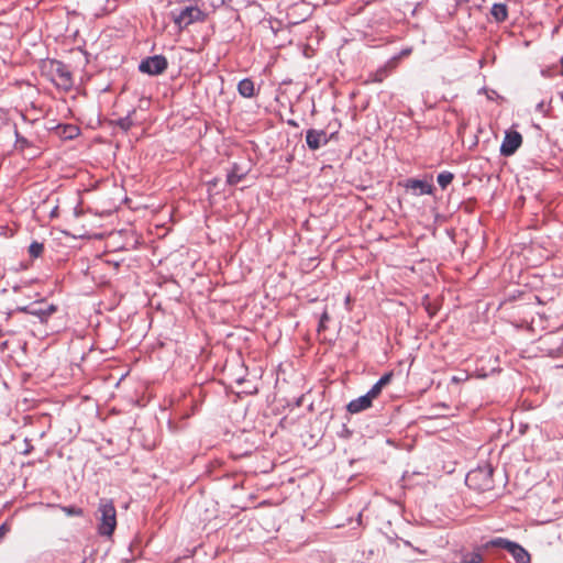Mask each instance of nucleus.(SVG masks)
Instances as JSON below:
<instances>
[{
	"label": "nucleus",
	"instance_id": "nucleus-3",
	"mask_svg": "<svg viewBox=\"0 0 563 563\" xmlns=\"http://www.w3.org/2000/svg\"><path fill=\"white\" fill-rule=\"evenodd\" d=\"M51 74L53 76L54 84L64 90H69L74 86L73 75L69 67L59 60L51 62Z\"/></svg>",
	"mask_w": 563,
	"mask_h": 563
},
{
	"label": "nucleus",
	"instance_id": "nucleus-29",
	"mask_svg": "<svg viewBox=\"0 0 563 563\" xmlns=\"http://www.w3.org/2000/svg\"><path fill=\"white\" fill-rule=\"evenodd\" d=\"M219 1H220V3H222V2H223V0H219Z\"/></svg>",
	"mask_w": 563,
	"mask_h": 563
},
{
	"label": "nucleus",
	"instance_id": "nucleus-13",
	"mask_svg": "<svg viewBox=\"0 0 563 563\" xmlns=\"http://www.w3.org/2000/svg\"><path fill=\"white\" fill-rule=\"evenodd\" d=\"M391 378H393V373H391V372L384 374V375H383V376H382V377H380V378H379V379H378V380H377V382L372 386V388H371L367 393H368V394H369L374 399H376V398L380 395V393H382L383 388H384L386 385H388V384L390 383Z\"/></svg>",
	"mask_w": 563,
	"mask_h": 563
},
{
	"label": "nucleus",
	"instance_id": "nucleus-8",
	"mask_svg": "<svg viewBox=\"0 0 563 563\" xmlns=\"http://www.w3.org/2000/svg\"><path fill=\"white\" fill-rule=\"evenodd\" d=\"M330 136L324 130L309 129L306 132V143L309 150L317 151L328 144Z\"/></svg>",
	"mask_w": 563,
	"mask_h": 563
},
{
	"label": "nucleus",
	"instance_id": "nucleus-18",
	"mask_svg": "<svg viewBox=\"0 0 563 563\" xmlns=\"http://www.w3.org/2000/svg\"><path fill=\"white\" fill-rule=\"evenodd\" d=\"M62 510L67 516H76V517L82 516V509L79 507H76V506H64V507H62Z\"/></svg>",
	"mask_w": 563,
	"mask_h": 563
},
{
	"label": "nucleus",
	"instance_id": "nucleus-24",
	"mask_svg": "<svg viewBox=\"0 0 563 563\" xmlns=\"http://www.w3.org/2000/svg\"><path fill=\"white\" fill-rule=\"evenodd\" d=\"M481 91H484L488 99L494 100L498 97V93L495 90H487L486 88L481 89Z\"/></svg>",
	"mask_w": 563,
	"mask_h": 563
},
{
	"label": "nucleus",
	"instance_id": "nucleus-7",
	"mask_svg": "<svg viewBox=\"0 0 563 563\" xmlns=\"http://www.w3.org/2000/svg\"><path fill=\"white\" fill-rule=\"evenodd\" d=\"M168 67L167 58L164 55H154L141 60L139 70L150 76L163 74Z\"/></svg>",
	"mask_w": 563,
	"mask_h": 563
},
{
	"label": "nucleus",
	"instance_id": "nucleus-6",
	"mask_svg": "<svg viewBox=\"0 0 563 563\" xmlns=\"http://www.w3.org/2000/svg\"><path fill=\"white\" fill-rule=\"evenodd\" d=\"M21 311L36 317L41 323H46L48 319L57 311V307L46 301H35L23 308Z\"/></svg>",
	"mask_w": 563,
	"mask_h": 563
},
{
	"label": "nucleus",
	"instance_id": "nucleus-2",
	"mask_svg": "<svg viewBox=\"0 0 563 563\" xmlns=\"http://www.w3.org/2000/svg\"><path fill=\"white\" fill-rule=\"evenodd\" d=\"M99 525L98 532L101 536H112L117 527V511L112 500L101 499L98 507Z\"/></svg>",
	"mask_w": 563,
	"mask_h": 563
},
{
	"label": "nucleus",
	"instance_id": "nucleus-5",
	"mask_svg": "<svg viewBox=\"0 0 563 563\" xmlns=\"http://www.w3.org/2000/svg\"><path fill=\"white\" fill-rule=\"evenodd\" d=\"M490 545L507 550L517 563H529L530 554L520 544L504 538H496L490 541Z\"/></svg>",
	"mask_w": 563,
	"mask_h": 563
},
{
	"label": "nucleus",
	"instance_id": "nucleus-25",
	"mask_svg": "<svg viewBox=\"0 0 563 563\" xmlns=\"http://www.w3.org/2000/svg\"><path fill=\"white\" fill-rule=\"evenodd\" d=\"M68 129H69V130H68V133H69V134H68V137H73V132H76V131H77V129H76L75 126H68Z\"/></svg>",
	"mask_w": 563,
	"mask_h": 563
},
{
	"label": "nucleus",
	"instance_id": "nucleus-17",
	"mask_svg": "<svg viewBox=\"0 0 563 563\" xmlns=\"http://www.w3.org/2000/svg\"><path fill=\"white\" fill-rule=\"evenodd\" d=\"M115 124L123 131H129L133 126V120L131 118V113L126 117L120 118L115 121Z\"/></svg>",
	"mask_w": 563,
	"mask_h": 563
},
{
	"label": "nucleus",
	"instance_id": "nucleus-15",
	"mask_svg": "<svg viewBox=\"0 0 563 563\" xmlns=\"http://www.w3.org/2000/svg\"><path fill=\"white\" fill-rule=\"evenodd\" d=\"M490 14L496 22L501 23L508 18V8L505 3H494L490 9Z\"/></svg>",
	"mask_w": 563,
	"mask_h": 563
},
{
	"label": "nucleus",
	"instance_id": "nucleus-22",
	"mask_svg": "<svg viewBox=\"0 0 563 563\" xmlns=\"http://www.w3.org/2000/svg\"><path fill=\"white\" fill-rule=\"evenodd\" d=\"M242 179V176L235 174V173H229L227 177V181L229 185H236Z\"/></svg>",
	"mask_w": 563,
	"mask_h": 563
},
{
	"label": "nucleus",
	"instance_id": "nucleus-23",
	"mask_svg": "<svg viewBox=\"0 0 563 563\" xmlns=\"http://www.w3.org/2000/svg\"><path fill=\"white\" fill-rule=\"evenodd\" d=\"M536 111L541 113V114H543V115H545L547 108H545V102L543 100L537 103Z\"/></svg>",
	"mask_w": 563,
	"mask_h": 563
},
{
	"label": "nucleus",
	"instance_id": "nucleus-14",
	"mask_svg": "<svg viewBox=\"0 0 563 563\" xmlns=\"http://www.w3.org/2000/svg\"><path fill=\"white\" fill-rule=\"evenodd\" d=\"M238 92L244 98H253L255 96V85L251 78H244L238 84Z\"/></svg>",
	"mask_w": 563,
	"mask_h": 563
},
{
	"label": "nucleus",
	"instance_id": "nucleus-26",
	"mask_svg": "<svg viewBox=\"0 0 563 563\" xmlns=\"http://www.w3.org/2000/svg\"><path fill=\"white\" fill-rule=\"evenodd\" d=\"M560 74L563 76V58L561 59V69H560Z\"/></svg>",
	"mask_w": 563,
	"mask_h": 563
},
{
	"label": "nucleus",
	"instance_id": "nucleus-20",
	"mask_svg": "<svg viewBox=\"0 0 563 563\" xmlns=\"http://www.w3.org/2000/svg\"><path fill=\"white\" fill-rule=\"evenodd\" d=\"M412 53V47H406L402 48L397 55L393 56L391 58H396V67L399 64V60L404 57L409 56Z\"/></svg>",
	"mask_w": 563,
	"mask_h": 563
},
{
	"label": "nucleus",
	"instance_id": "nucleus-11",
	"mask_svg": "<svg viewBox=\"0 0 563 563\" xmlns=\"http://www.w3.org/2000/svg\"><path fill=\"white\" fill-rule=\"evenodd\" d=\"M396 69V58H389L383 66L372 73L369 82H383Z\"/></svg>",
	"mask_w": 563,
	"mask_h": 563
},
{
	"label": "nucleus",
	"instance_id": "nucleus-19",
	"mask_svg": "<svg viewBox=\"0 0 563 563\" xmlns=\"http://www.w3.org/2000/svg\"><path fill=\"white\" fill-rule=\"evenodd\" d=\"M43 244L42 243H38V242H33L30 247H29V252L31 254V256L33 257H38L42 252H43Z\"/></svg>",
	"mask_w": 563,
	"mask_h": 563
},
{
	"label": "nucleus",
	"instance_id": "nucleus-27",
	"mask_svg": "<svg viewBox=\"0 0 563 563\" xmlns=\"http://www.w3.org/2000/svg\"><path fill=\"white\" fill-rule=\"evenodd\" d=\"M18 142H21V144H24V143H26V140L22 137V139H18Z\"/></svg>",
	"mask_w": 563,
	"mask_h": 563
},
{
	"label": "nucleus",
	"instance_id": "nucleus-28",
	"mask_svg": "<svg viewBox=\"0 0 563 563\" xmlns=\"http://www.w3.org/2000/svg\"><path fill=\"white\" fill-rule=\"evenodd\" d=\"M288 123H289L290 125H294V126H296V125H297V124H296V122H295V121H292V120H290Z\"/></svg>",
	"mask_w": 563,
	"mask_h": 563
},
{
	"label": "nucleus",
	"instance_id": "nucleus-16",
	"mask_svg": "<svg viewBox=\"0 0 563 563\" xmlns=\"http://www.w3.org/2000/svg\"><path fill=\"white\" fill-rule=\"evenodd\" d=\"M454 175L451 172H442L438 175L437 180L442 189H445L453 180Z\"/></svg>",
	"mask_w": 563,
	"mask_h": 563
},
{
	"label": "nucleus",
	"instance_id": "nucleus-1",
	"mask_svg": "<svg viewBox=\"0 0 563 563\" xmlns=\"http://www.w3.org/2000/svg\"><path fill=\"white\" fill-rule=\"evenodd\" d=\"M494 470L490 464H483L470 471L465 477V484L474 490L486 492L494 487Z\"/></svg>",
	"mask_w": 563,
	"mask_h": 563
},
{
	"label": "nucleus",
	"instance_id": "nucleus-9",
	"mask_svg": "<svg viewBox=\"0 0 563 563\" xmlns=\"http://www.w3.org/2000/svg\"><path fill=\"white\" fill-rule=\"evenodd\" d=\"M522 143V136L517 131L506 132L504 141L500 145V153L504 156H510L520 147Z\"/></svg>",
	"mask_w": 563,
	"mask_h": 563
},
{
	"label": "nucleus",
	"instance_id": "nucleus-21",
	"mask_svg": "<svg viewBox=\"0 0 563 563\" xmlns=\"http://www.w3.org/2000/svg\"><path fill=\"white\" fill-rule=\"evenodd\" d=\"M482 556L478 553H472L470 558L465 556L462 563H481Z\"/></svg>",
	"mask_w": 563,
	"mask_h": 563
},
{
	"label": "nucleus",
	"instance_id": "nucleus-10",
	"mask_svg": "<svg viewBox=\"0 0 563 563\" xmlns=\"http://www.w3.org/2000/svg\"><path fill=\"white\" fill-rule=\"evenodd\" d=\"M404 187L410 190L415 196L432 195L433 186L427 180L408 178L404 183Z\"/></svg>",
	"mask_w": 563,
	"mask_h": 563
},
{
	"label": "nucleus",
	"instance_id": "nucleus-4",
	"mask_svg": "<svg viewBox=\"0 0 563 563\" xmlns=\"http://www.w3.org/2000/svg\"><path fill=\"white\" fill-rule=\"evenodd\" d=\"M205 18L203 12L198 7H186L179 12H172L173 22L180 29H185L188 25L197 21H202Z\"/></svg>",
	"mask_w": 563,
	"mask_h": 563
},
{
	"label": "nucleus",
	"instance_id": "nucleus-12",
	"mask_svg": "<svg viewBox=\"0 0 563 563\" xmlns=\"http://www.w3.org/2000/svg\"><path fill=\"white\" fill-rule=\"evenodd\" d=\"M373 400L374 398L366 393L365 395L351 400L347 404L346 409L350 413H358L372 407Z\"/></svg>",
	"mask_w": 563,
	"mask_h": 563
}]
</instances>
